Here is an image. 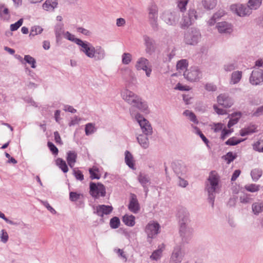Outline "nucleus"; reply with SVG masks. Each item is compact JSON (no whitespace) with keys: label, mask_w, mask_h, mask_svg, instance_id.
<instances>
[{"label":"nucleus","mask_w":263,"mask_h":263,"mask_svg":"<svg viewBox=\"0 0 263 263\" xmlns=\"http://www.w3.org/2000/svg\"><path fill=\"white\" fill-rule=\"evenodd\" d=\"M99 172V168L97 167H92L89 169V173L90 174V178L93 179H99L101 177L100 174H98Z\"/></svg>","instance_id":"obj_40"},{"label":"nucleus","mask_w":263,"mask_h":263,"mask_svg":"<svg viewBox=\"0 0 263 263\" xmlns=\"http://www.w3.org/2000/svg\"><path fill=\"white\" fill-rule=\"evenodd\" d=\"M23 19L21 18L19 20H18L16 22H15L14 24H12L10 25V30L11 31H14L17 30L23 24Z\"/></svg>","instance_id":"obj_56"},{"label":"nucleus","mask_w":263,"mask_h":263,"mask_svg":"<svg viewBox=\"0 0 263 263\" xmlns=\"http://www.w3.org/2000/svg\"><path fill=\"white\" fill-rule=\"evenodd\" d=\"M159 224L155 221H151L146 226L145 232L147 235V241L150 244L152 242V239L159 233Z\"/></svg>","instance_id":"obj_6"},{"label":"nucleus","mask_w":263,"mask_h":263,"mask_svg":"<svg viewBox=\"0 0 263 263\" xmlns=\"http://www.w3.org/2000/svg\"><path fill=\"white\" fill-rule=\"evenodd\" d=\"M0 238H1V241L3 242L6 243L7 242L8 238H9V236H8V234L6 230L3 229L1 231V234H0Z\"/></svg>","instance_id":"obj_62"},{"label":"nucleus","mask_w":263,"mask_h":263,"mask_svg":"<svg viewBox=\"0 0 263 263\" xmlns=\"http://www.w3.org/2000/svg\"><path fill=\"white\" fill-rule=\"evenodd\" d=\"M259 185L250 184L245 185V189L249 192L253 193L258 191L259 190Z\"/></svg>","instance_id":"obj_51"},{"label":"nucleus","mask_w":263,"mask_h":263,"mask_svg":"<svg viewBox=\"0 0 263 263\" xmlns=\"http://www.w3.org/2000/svg\"><path fill=\"white\" fill-rule=\"evenodd\" d=\"M125 162L129 168L135 169L133 156L128 151L125 152Z\"/></svg>","instance_id":"obj_23"},{"label":"nucleus","mask_w":263,"mask_h":263,"mask_svg":"<svg viewBox=\"0 0 263 263\" xmlns=\"http://www.w3.org/2000/svg\"><path fill=\"white\" fill-rule=\"evenodd\" d=\"M132 55L129 53H124L122 56V63L125 65L128 64L132 61Z\"/></svg>","instance_id":"obj_53"},{"label":"nucleus","mask_w":263,"mask_h":263,"mask_svg":"<svg viewBox=\"0 0 263 263\" xmlns=\"http://www.w3.org/2000/svg\"><path fill=\"white\" fill-rule=\"evenodd\" d=\"M216 0H202V4L204 8L207 10L213 9L216 5Z\"/></svg>","instance_id":"obj_37"},{"label":"nucleus","mask_w":263,"mask_h":263,"mask_svg":"<svg viewBox=\"0 0 263 263\" xmlns=\"http://www.w3.org/2000/svg\"><path fill=\"white\" fill-rule=\"evenodd\" d=\"M41 202L42 203V204L45 206L51 213L52 214H55L56 213V211L50 205V204H49V203L48 202V201H43V200H41Z\"/></svg>","instance_id":"obj_64"},{"label":"nucleus","mask_w":263,"mask_h":263,"mask_svg":"<svg viewBox=\"0 0 263 263\" xmlns=\"http://www.w3.org/2000/svg\"><path fill=\"white\" fill-rule=\"evenodd\" d=\"M149 62L147 59L144 58H140L137 61L135 65L137 70H143L148 67Z\"/></svg>","instance_id":"obj_24"},{"label":"nucleus","mask_w":263,"mask_h":263,"mask_svg":"<svg viewBox=\"0 0 263 263\" xmlns=\"http://www.w3.org/2000/svg\"><path fill=\"white\" fill-rule=\"evenodd\" d=\"M93 213L98 216L103 217L104 215H108L112 211L113 208L111 206L106 205H98L96 208L93 207Z\"/></svg>","instance_id":"obj_16"},{"label":"nucleus","mask_w":263,"mask_h":263,"mask_svg":"<svg viewBox=\"0 0 263 263\" xmlns=\"http://www.w3.org/2000/svg\"><path fill=\"white\" fill-rule=\"evenodd\" d=\"M56 165L63 171L66 173L68 171V167L66 162L62 158H58L55 161Z\"/></svg>","instance_id":"obj_34"},{"label":"nucleus","mask_w":263,"mask_h":263,"mask_svg":"<svg viewBox=\"0 0 263 263\" xmlns=\"http://www.w3.org/2000/svg\"><path fill=\"white\" fill-rule=\"evenodd\" d=\"M58 5L57 0H46L43 4V8L46 11H53Z\"/></svg>","instance_id":"obj_25"},{"label":"nucleus","mask_w":263,"mask_h":263,"mask_svg":"<svg viewBox=\"0 0 263 263\" xmlns=\"http://www.w3.org/2000/svg\"><path fill=\"white\" fill-rule=\"evenodd\" d=\"M96 131L95 124L91 123H87L85 125V132L87 136L93 134Z\"/></svg>","instance_id":"obj_42"},{"label":"nucleus","mask_w":263,"mask_h":263,"mask_svg":"<svg viewBox=\"0 0 263 263\" xmlns=\"http://www.w3.org/2000/svg\"><path fill=\"white\" fill-rule=\"evenodd\" d=\"M216 27L218 31L221 33H230L232 31V25L226 22L218 23Z\"/></svg>","instance_id":"obj_21"},{"label":"nucleus","mask_w":263,"mask_h":263,"mask_svg":"<svg viewBox=\"0 0 263 263\" xmlns=\"http://www.w3.org/2000/svg\"><path fill=\"white\" fill-rule=\"evenodd\" d=\"M231 116L232 118L229 120L227 125L228 128H231L237 123L241 117V113L240 112H234L231 114Z\"/></svg>","instance_id":"obj_29"},{"label":"nucleus","mask_w":263,"mask_h":263,"mask_svg":"<svg viewBox=\"0 0 263 263\" xmlns=\"http://www.w3.org/2000/svg\"><path fill=\"white\" fill-rule=\"evenodd\" d=\"M183 115L188 117L190 120L193 122L194 123L197 124L198 123V121L196 118V116L193 112L189 110H185L183 112Z\"/></svg>","instance_id":"obj_41"},{"label":"nucleus","mask_w":263,"mask_h":263,"mask_svg":"<svg viewBox=\"0 0 263 263\" xmlns=\"http://www.w3.org/2000/svg\"><path fill=\"white\" fill-rule=\"evenodd\" d=\"M148 22L154 31L158 29V8L156 5H152L148 8Z\"/></svg>","instance_id":"obj_9"},{"label":"nucleus","mask_w":263,"mask_h":263,"mask_svg":"<svg viewBox=\"0 0 263 263\" xmlns=\"http://www.w3.org/2000/svg\"><path fill=\"white\" fill-rule=\"evenodd\" d=\"M261 3L262 0H249L247 5L252 11V10H256L259 8Z\"/></svg>","instance_id":"obj_36"},{"label":"nucleus","mask_w":263,"mask_h":263,"mask_svg":"<svg viewBox=\"0 0 263 263\" xmlns=\"http://www.w3.org/2000/svg\"><path fill=\"white\" fill-rule=\"evenodd\" d=\"M73 175L78 180L82 181L84 179V175L82 172L79 170H76V168H73Z\"/></svg>","instance_id":"obj_57"},{"label":"nucleus","mask_w":263,"mask_h":263,"mask_svg":"<svg viewBox=\"0 0 263 263\" xmlns=\"http://www.w3.org/2000/svg\"><path fill=\"white\" fill-rule=\"evenodd\" d=\"M77 159V153L75 151H70L67 153L66 160L69 166L73 168Z\"/></svg>","instance_id":"obj_22"},{"label":"nucleus","mask_w":263,"mask_h":263,"mask_svg":"<svg viewBox=\"0 0 263 263\" xmlns=\"http://www.w3.org/2000/svg\"><path fill=\"white\" fill-rule=\"evenodd\" d=\"M123 99L133 107H136L141 111L145 114H148L149 110L148 105L145 101H142V99L138 95L126 89L122 93Z\"/></svg>","instance_id":"obj_2"},{"label":"nucleus","mask_w":263,"mask_h":263,"mask_svg":"<svg viewBox=\"0 0 263 263\" xmlns=\"http://www.w3.org/2000/svg\"><path fill=\"white\" fill-rule=\"evenodd\" d=\"M131 115L134 116L136 121L138 122L143 133L146 135H151L153 129L149 121L144 118L140 113H134L132 108L130 109Z\"/></svg>","instance_id":"obj_3"},{"label":"nucleus","mask_w":263,"mask_h":263,"mask_svg":"<svg viewBox=\"0 0 263 263\" xmlns=\"http://www.w3.org/2000/svg\"><path fill=\"white\" fill-rule=\"evenodd\" d=\"M64 35H65V37L67 40L75 43L78 45L80 43L78 42V41H81L82 40L80 39L75 37V36L73 34H72L68 31H66Z\"/></svg>","instance_id":"obj_49"},{"label":"nucleus","mask_w":263,"mask_h":263,"mask_svg":"<svg viewBox=\"0 0 263 263\" xmlns=\"http://www.w3.org/2000/svg\"><path fill=\"white\" fill-rule=\"evenodd\" d=\"M24 61L28 64H30L32 68H35L36 67V61L34 58L32 57L30 55H25L24 57Z\"/></svg>","instance_id":"obj_47"},{"label":"nucleus","mask_w":263,"mask_h":263,"mask_svg":"<svg viewBox=\"0 0 263 263\" xmlns=\"http://www.w3.org/2000/svg\"><path fill=\"white\" fill-rule=\"evenodd\" d=\"M144 41V45L145 46V51L149 54H152L156 50V43L155 41L152 37L144 35L143 37Z\"/></svg>","instance_id":"obj_15"},{"label":"nucleus","mask_w":263,"mask_h":263,"mask_svg":"<svg viewBox=\"0 0 263 263\" xmlns=\"http://www.w3.org/2000/svg\"><path fill=\"white\" fill-rule=\"evenodd\" d=\"M54 32L57 40H60L64 32V25L62 23L57 24L54 27Z\"/></svg>","instance_id":"obj_33"},{"label":"nucleus","mask_w":263,"mask_h":263,"mask_svg":"<svg viewBox=\"0 0 263 263\" xmlns=\"http://www.w3.org/2000/svg\"><path fill=\"white\" fill-rule=\"evenodd\" d=\"M43 28L40 26H34L31 27L29 36H35L40 34L43 31Z\"/></svg>","instance_id":"obj_46"},{"label":"nucleus","mask_w":263,"mask_h":263,"mask_svg":"<svg viewBox=\"0 0 263 263\" xmlns=\"http://www.w3.org/2000/svg\"><path fill=\"white\" fill-rule=\"evenodd\" d=\"M162 20L167 25L175 26L179 21L180 15L178 11H164L161 16Z\"/></svg>","instance_id":"obj_5"},{"label":"nucleus","mask_w":263,"mask_h":263,"mask_svg":"<svg viewBox=\"0 0 263 263\" xmlns=\"http://www.w3.org/2000/svg\"><path fill=\"white\" fill-rule=\"evenodd\" d=\"M122 221L125 225L133 227L135 224V217L132 215H125L122 217Z\"/></svg>","instance_id":"obj_31"},{"label":"nucleus","mask_w":263,"mask_h":263,"mask_svg":"<svg viewBox=\"0 0 263 263\" xmlns=\"http://www.w3.org/2000/svg\"><path fill=\"white\" fill-rule=\"evenodd\" d=\"M242 78V71H235L232 72L231 77V83L233 84H236L239 83Z\"/></svg>","instance_id":"obj_30"},{"label":"nucleus","mask_w":263,"mask_h":263,"mask_svg":"<svg viewBox=\"0 0 263 263\" xmlns=\"http://www.w3.org/2000/svg\"><path fill=\"white\" fill-rule=\"evenodd\" d=\"M262 171L261 169L256 168L253 169L251 172V176L254 181H257L262 176Z\"/></svg>","instance_id":"obj_35"},{"label":"nucleus","mask_w":263,"mask_h":263,"mask_svg":"<svg viewBox=\"0 0 263 263\" xmlns=\"http://www.w3.org/2000/svg\"><path fill=\"white\" fill-rule=\"evenodd\" d=\"M179 218L180 234L183 238L186 235H189L190 231L187 230L186 223L188 221L189 213L184 209H180L177 214Z\"/></svg>","instance_id":"obj_4"},{"label":"nucleus","mask_w":263,"mask_h":263,"mask_svg":"<svg viewBox=\"0 0 263 263\" xmlns=\"http://www.w3.org/2000/svg\"><path fill=\"white\" fill-rule=\"evenodd\" d=\"M193 23V22L186 15L183 16L182 20L180 23V28L182 29L187 28Z\"/></svg>","instance_id":"obj_32"},{"label":"nucleus","mask_w":263,"mask_h":263,"mask_svg":"<svg viewBox=\"0 0 263 263\" xmlns=\"http://www.w3.org/2000/svg\"><path fill=\"white\" fill-rule=\"evenodd\" d=\"M217 99L218 103L225 108H229L233 104V99L225 93L220 94Z\"/></svg>","instance_id":"obj_17"},{"label":"nucleus","mask_w":263,"mask_h":263,"mask_svg":"<svg viewBox=\"0 0 263 263\" xmlns=\"http://www.w3.org/2000/svg\"><path fill=\"white\" fill-rule=\"evenodd\" d=\"M162 250L161 249H157L152 253L150 258L152 260L157 261L160 259L162 255Z\"/></svg>","instance_id":"obj_48"},{"label":"nucleus","mask_w":263,"mask_h":263,"mask_svg":"<svg viewBox=\"0 0 263 263\" xmlns=\"http://www.w3.org/2000/svg\"><path fill=\"white\" fill-rule=\"evenodd\" d=\"M201 34L199 30L196 28H191L184 35V41L189 45H196L198 43Z\"/></svg>","instance_id":"obj_7"},{"label":"nucleus","mask_w":263,"mask_h":263,"mask_svg":"<svg viewBox=\"0 0 263 263\" xmlns=\"http://www.w3.org/2000/svg\"><path fill=\"white\" fill-rule=\"evenodd\" d=\"M120 224V219L118 217H114L110 220V227L114 229L118 228Z\"/></svg>","instance_id":"obj_45"},{"label":"nucleus","mask_w":263,"mask_h":263,"mask_svg":"<svg viewBox=\"0 0 263 263\" xmlns=\"http://www.w3.org/2000/svg\"><path fill=\"white\" fill-rule=\"evenodd\" d=\"M194 128L196 130V133L199 136V137L201 138V139L202 140L204 143L206 144V146L210 148V146L209 145V140L202 134V133L201 132V130L198 127L195 126L194 127Z\"/></svg>","instance_id":"obj_54"},{"label":"nucleus","mask_w":263,"mask_h":263,"mask_svg":"<svg viewBox=\"0 0 263 263\" xmlns=\"http://www.w3.org/2000/svg\"><path fill=\"white\" fill-rule=\"evenodd\" d=\"M80 43L78 45L80 47V51L84 53L87 57L90 58L92 53L95 49V47L90 43L87 41H78Z\"/></svg>","instance_id":"obj_14"},{"label":"nucleus","mask_w":263,"mask_h":263,"mask_svg":"<svg viewBox=\"0 0 263 263\" xmlns=\"http://www.w3.org/2000/svg\"><path fill=\"white\" fill-rule=\"evenodd\" d=\"M237 157L236 154H233L232 152H229L223 156L222 158L227 161V163L230 164L231 162L233 161Z\"/></svg>","instance_id":"obj_44"},{"label":"nucleus","mask_w":263,"mask_h":263,"mask_svg":"<svg viewBox=\"0 0 263 263\" xmlns=\"http://www.w3.org/2000/svg\"><path fill=\"white\" fill-rule=\"evenodd\" d=\"M188 3V0H179L178 4V7L180 11L183 12L186 10V6Z\"/></svg>","instance_id":"obj_60"},{"label":"nucleus","mask_w":263,"mask_h":263,"mask_svg":"<svg viewBox=\"0 0 263 263\" xmlns=\"http://www.w3.org/2000/svg\"><path fill=\"white\" fill-rule=\"evenodd\" d=\"M137 179L143 188V191L147 196L149 191L148 185L151 184V179L148 174L140 172L137 177Z\"/></svg>","instance_id":"obj_13"},{"label":"nucleus","mask_w":263,"mask_h":263,"mask_svg":"<svg viewBox=\"0 0 263 263\" xmlns=\"http://www.w3.org/2000/svg\"><path fill=\"white\" fill-rule=\"evenodd\" d=\"M236 68V64L234 63H229L223 66V68L226 71L229 72L234 70Z\"/></svg>","instance_id":"obj_61"},{"label":"nucleus","mask_w":263,"mask_h":263,"mask_svg":"<svg viewBox=\"0 0 263 263\" xmlns=\"http://www.w3.org/2000/svg\"><path fill=\"white\" fill-rule=\"evenodd\" d=\"M129 210L136 214L140 210V205L138 202L137 196L134 194H131L129 199V203L128 206Z\"/></svg>","instance_id":"obj_19"},{"label":"nucleus","mask_w":263,"mask_h":263,"mask_svg":"<svg viewBox=\"0 0 263 263\" xmlns=\"http://www.w3.org/2000/svg\"><path fill=\"white\" fill-rule=\"evenodd\" d=\"M252 211L255 215H258L263 212V202H255L252 205Z\"/></svg>","instance_id":"obj_27"},{"label":"nucleus","mask_w":263,"mask_h":263,"mask_svg":"<svg viewBox=\"0 0 263 263\" xmlns=\"http://www.w3.org/2000/svg\"><path fill=\"white\" fill-rule=\"evenodd\" d=\"M106 56L105 50L100 46H97L92 53L90 59H93L95 61H101L104 59Z\"/></svg>","instance_id":"obj_20"},{"label":"nucleus","mask_w":263,"mask_h":263,"mask_svg":"<svg viewBox=\"0 0 263 263\" xmlns=\"http://www.w3.org/2000/svg\"><path fill=\"white\" fill-rule=\"evenodd\" d=\"M245 139H238L235 137H233L232 138H229L226 142L225 144L227 145H230V146H234L236 145L241 142L243 141Z\"/></svg>","instance_id":"obj_39"},{"label":"nucleus","mask_w":263,"mask_h":263,"mask_svg":"<svg viewBox=\"0 0 263 263\" xmlns=\"http://www.w3.org/2000/svg\"><path fill=\"white\" fill-rule=\"evenodd\" d=\"M256 126L255 125H251L247 127L241 129L240 130V135L241 136H245L249 135L256 132Z\"/></svg>","instance_id":"obj_28"},{"label":"nucleus","mask_w":263,"mask_h":263,"mask_svg":"<svg viewBox=\"0 0 263 263\" xmlns=\"http://www.w3.org/2000/svg\"><path fill=\"white\" fill-rule=\"evenodd\" d=\"M185 79L190 82L199 81L201 78V72L197 67H192L183 73Z\"/></svg>","instance_id":"obj_10"},{"label":"nucleus","mask_w":263,"mask_h":263,"mask_svg":"<svg viewBox=\"0 0 263 263\" xmlns=\"http://www.w3.org/2000/svg\"><path fill=\"white\" fill-rule=\"evenodd\" d=\"M172 167L174 173L178 177L185 175L187 171L185 165L180 162H174L172 164Z\"/></svg>","instance_id":"obj_18"},{"label":"nucleus","mask_w":263,"mask_h":263,"mask_svg":"<svg viewBox=\"0 0 263 263\" xmlns=\"http://www.w3.org/2000/svg\"><path fill=\"white\" fill-rule=\"evenodd\" d=\"M0 218H2L3 220H5L6 222H7L8 224H10L11 225L17 226L20 224V222L19 221H14L13 220H11L9 219L8 218H7L5 214L2 213L0 211Z\"/></svg>","instance_id":"obj_52"},{"label":"nucleus","mask_w":263,"mask_h":263,"mask_svg":"<svg viewBox=\"0 0 263 263\" xmlns=\"http://www.w3.org/2000/svg\"><path fill=\"white\" fill-rule=\"evenodd\" d=\"M82 195L74 192H70L69 193V199L71 201L75 202L80 199Z\"/></svg>","instance_id":"obj_58"},{"label":"nucleus","mask_w":263,"mask_h":263,"mask_svg":"<svg viewBox=\"0 0 263 263\" xmlns=\"http://www.w3.org/2000/svg\"><path fill=\"white\" fill-rule=\"evenodd\" d=\"M166 57L164 58L163 62H170L171 60L174 57L175 55V51L173 49L170 53H167L166 54Z\"/></svg>","instance_id":"obj_63"},{"label":"nucleus","mask_w":263,"mask_h":263,"mask_svg":"<svg viewBox=\"0 0 263 263\" xmlns=\"http://www.w3.org/2000/svg\"><path fill=\"white\" fill-rule=\"evenodd\" d=\"M147 136L145 134L139 135L137 137L139 144L144 149L148 148L149 146V140Z\"/></svg>","instance_id":"obj_26"},{"label":"nucleus","mask_w":263,"mask_h":263,"mask_svg":"<svg viewBox=\"0 0 263 263\" xmlns=\"http://www.w3.org/2000/svg\"><path fill=\"white\" fill-rule=\"evenodd\" d=\"M193 23L197 19L198 15L196 11L194 9H189L188 13L186 14Z\"/></svg>","instance_id":"obj_50"},{"label":"nucleus","mask_w":263,"mask_h":263,"mask_svg":"<svg viewBox=\"0 0 263 263\" xmlns=\"http://www.w3.org/2000/svg\"><path fill=\"white\" fill-rule=\"evenodd\" d=\"M171 258L175 261H181V249L179 247H177L174 248Z\"/></svg>","instance_id":"obj_38"},{"label":"nucleus","mask_w":263,"mask_h":263,"mask_svg":"<svg viewBox=\"0 0 263 263\" xmlns=\"http://www.w3.org/2000/svg\"><path fill=\"white\" fill-rule=\"evenodd\" d=\"M89 193L95 198L104 197L106 195V190L104 185L101 183H96L90 182L89 184Z\"/></svg>","instance_id":"obj_8"},{"label":"nucleus","mask_w":263,"mask_h":263,"mask_svg":"<svg viewBox=\"0 0 263 263\" xmlns=\"http://www.w3.org/2000/svg\"><path fill=\"white\" fill-rule=\"evenodd\" d=\"M219 176L218 173L215 171H211L205 182V190L208 194V201L212 207H214L216 194L219 192Z\"/></svg>","instance_id":"obj_1"},{"label":"nucleus","mask_w":263,"mask_h":263,"mask_svg":"<svg viewBox=\"0 0 263 263\" xmlns=\"http://www.w3.org/2000/svg\"><path fill=\"white\" fill-rule=\"evenodd\" d=\"M47 146L49 148L50 151L52 152L54 155H57L59 153L58 148L54 145V144L51 142H48Z\"/></svg>","instance_id":"obj_59"},{"label":"nucleus","mask_w":263,"mask_h":263,"mask_svg":"<svg viewBox=\"0 0 263 263\" xmlns=\"http://www.w3.org/2000/svg\"><path fill=\"white\" fill-rule=\"evenodd\" d=\"M231 10L237 14L238 16L243 17L249 15L252 13L250 8L248 5H243L241 4H232L230 6Z\"/></svg>","instance_id":"obj_11"},{"label":"nucleus","mask_w":263,"mask_h":263,"mask_svg":"<svg viewBox=\"0 0 263 263\" xmlns=\"http://www.w3.org/2000/svg\"><path fill=\"white\" fill-rule=\"evenodd\" d=\"M188 66V63L186 60H181L177 63V69L184 70Z\"/></svg>","instance_id":"obj_55"},{"label":"nucleus","mask_w":263,"mask_h":263,"mask_svg":"<svg viewBox=\"0 0 263 263\" xmlns=\"http://www.w3.org/2000/svg\"><path fill=\"white\" fill-rule=\"evenodd\" d=\"M250 83L253 85H259L263 84V70L254 68L249 78Z\"/></svg>","instance_id":"obj_12"},{"label":"nucleus","mask_w":263,"mask_h":263,"mask_svg":"<svg viewBox=\"0 0 263 263\" xmlns=\"http://www.w3.org/2000/svg\"><path fill=\"white\" fill-rule=\"evenodd\" d=\"M250 194H243L239 197L240 202L244 204L251 203L253 200Z\"/></svg>","instance_id":"obj_43"}]
</instances>
